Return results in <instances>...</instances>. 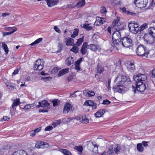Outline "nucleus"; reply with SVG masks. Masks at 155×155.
I'll return each mask as SVG.
<instances>
[{
  "label": "nucleus",
  "instance_id": "nucleus-1",
  "mask_svg": "<svg viewBox=\"0 0 155 155\" xmlns=\"http://www.w3.org/2000/svg\"><path fill=\"white\" fill-rule=\"evenodd\" d=\"M149 34H145L143 37L144 39L147 43L149 44L153 43L155 38V28H150L149 29Z\"/></svg>",
  "mask_w": 155,
  "mask_h": 155
},
{
  "label": "nucleus",
  "instance_id": "nucleus-2",
  "mask_svg": "<svg viewBox=\"0 0 155 155\" xmlns=\"http://www.w3.org/2000/svg\"><path fill=\"white\" fill-rule=\"evenodd\" d=\"M137 54L139 56L147 58L149 54V50L144 45H139L137 48Z\"/></svg>",
  "mask_w": 155,
  "mask_h": 155
},
{
  "label": "nucleus",
  "instance_id": "nucleus-3",
  "mask_svg": "<svg viewBox=\"0 0 155 155\" xmlns=\"http://www.w3.org/2000/svg\"><path fill=\"white\" fill-rule=\"evenodd\" d=\"M130 31L133 34H137L139 32V25L137 23H134L131 21L128 25Z\"/></svg>",
  "mask_w": 155,
  "mask_h": 155
},
{
  "label": "nucleus",
  "instance_id": "nucleus-4",
  "mask_svg": "<svg viewBox=\"0 0 155 155\" xmlns=\"http://www.w3.org/2000/svg\"><path fill=\"white\" fill-rule=\"evenodd\" d=\"M132 40L127 37H125L120 39L121 46L128 48L131 46L132 45Z\"/></svg>",
  "mask_w": 155,
  "mask_h": 155
},
{
  "label": "nucleus",
  "instance_id": "nucleus-5",
  "mask_svg": "<svg viewBox=\"0 0 155 155\" xmlns=\"http://www.w3.org/2000/svg\"><path fill=\"white\" fill-rule=\"evenodd\" d=\"M136 84V88L133 86H132V87L133 89V91L135 92L136 91V89L140 92H144L146 89L145 85V84H143V83L141 82H139V83L135 82Z\"/></svg>",
  "mask_w": 155,
  "mask_h": 155
},
{
  "label": "nucleus",
  "instance_id": "nucleus-6",
  "mask_svg": "<svg viewBox=\"0 0 155 155\" xmlns=\"http://www.w3.org/2000/svg\"><path fill=\"white\" fill-rule=\"evenodd\" d=\"M127 80L126 77L122 74L118 75L115 78L114 83L115 84H123Z\"/></svg>",
  "mask_w": 155,
  "mask_h": 155
},
{
  "label": "nucleus",
  "instance_id": "nucleus-7",
  "mask_svg": "<svg viewBox=\"0 0 155 155\" xmlns=\"http://www.w3.org/2000/svg\"><path fill=\"white\" fill-rule=\"evenodd\" d=\"M44 63L43 60L41 59L37 60L34 63L35 70L38 71L42 70L43 68Z\"/></svg>",
  "mask_w": 155,
  "mask_h": 155
},
{
  "label": "nucleus",
  "instance_id": "nucleus-8",
  "mask_svg": "<svg viewBox=\"0 0 155 155\" xmlns=\"http://www.w3.org/2000/svg\"><path fill=\"white\" fill-rule=\"evenodd\" d=\"M147 76L145 74H138L134 77V79L135 82L139 83L145 81L147 79Z\"/></svg>",
  "mask_w": 155,
  "mask_h": 155
},
{
  "label": "nucleus",
  "instance_id": "nucleus-9",
  "mask_svg": "<svg viewBox=\"0 0 155 155\" xmlns=\"http://www.w3.org/2000/svg\"><path fill=\"white\" fill-rule=\"evenodd\" d=\"M113 87L114 92H119L123 93L125 92V88L123 84H115Z\"/></svg>",
  "mask_w": 155,
  "mask_h": 155
},
{
  "label": "nucleus",
  "instance_id": "nucleus-10",
  "mask_svg": "<svg viewBox=\"0 0 155 155\" xmlns=\"http://www.w3.org/2000/svg\"><path fill=\"white\" fill-rule=\"evenodd\" d=\"M147 3V0H135L134 2V4L136 6L140 8L145 7Z\"/></svg>",
  "mask_w": 155,
  "mask_h": 155
},
{
  "label": "nucleus",
  "instance_id": "nucleus-11",
  "mask_svg": "<svg viewBox=\"0 0 155 155\" xmlns=\"http://www.w3.org/2000/svg\"><path fill=\"white\" fill-rule=\"evenodd\" d=\"M112 40L113 41L111 43V46L114 48V49L118 50L121 47L120 40L119 41V40L115 39H112Z\"/></svg>",
  "mask_w": 155,
  "mask_h": 155
},
{
  "label": "nucleus",
  "instance_id": "nucleus-12",
  "mask_svg": "<svg viewBox=\"0 0 155 155\" xmlns=\"http://www.w3.org/2000/svg\"><path fill=\"white\" fill-rule=\"evenodd\" d=\"M72 106L68 103H66L64 105L63 113L64 114H68L72 110Z\"/></svg>",
  "mask_w": 155,
  "mask_h": 155
},
{
  "label": "nucleus",
  "instance_id": "nucleus-13",
  "mask_svg": "<svg viewBox=\"0 0 155 155\" xmlns=\"http://www.w3.org/2000/svg\"><path fill=\"white\" fill-rule=\"evenodd\" d=\"M107 21V20L106 18L97 17L96 18L94 25L96 26L100 25L105 22H106Z\"/></svg>",
  "mask_w": 155,
  "mask_h": 155
},
{
  "label": "nucleus",
  "instance_id": "nucleus-14",
  "mask_svg": "<svg viewBox=\"0 0 155 155\" xmlns=\"http://www.w3.org/2000/svg\"><path fill=\"white\" fill-rule=\"evenodd\" d=\"M84 105L91 106L92 108L94 109H96L97 107V105L96 103L90 100L86 101L84 103Z\"/></svg>",
  "mask_w": 155,
  "mask_h": 155
},
{
  "label": "nucleus",
  "instance_id": "nucleus-15",
  "mask_svg": "<svg viewBox=\"0 0 155 155\" xmlns=\"http://www.w3.org/2000/svg\"><path fill=\"white\" fill-rule=\"evenodd\" d=\"M127 68L128 71L131 72H134L135 70L134 62L132 61L129 62L127 63Z\"/></svg>",
  "mask_w": 155,
  "mask_h": 155
},
{
  "label": "nucleus",
  "instance_id": "nucleus-16",
  "mask_svg": "<svg viewBox=\"0 0 155 155\" xmlns=\"http://www.w3.org/2000/svg\"><path fill=\"white\" fill-rule=\"evenodd\" d=\"M87 43L86 42L84 43L80 51L83 55H84L87 53V48L88 47Z\"/></svg>",
  "mask_w": 155,
  "mask_h": 155
},
{
  "label": "nucleus",
  "instance_id": "nucleus-17",
  "mask_svg": "<svg viewBox=\"0 0 155 155\" xmlns=\"http://www.w3.org/2000/svg\"><path fill=\"white\" fill-rule=\"evenodd\" d=\"M121 38V35L120 31L116 30L113 34L112 39L119 40Z\"/></svg>",
  "mask_w": 155,
  "mask_h": 155
},
{
  "label": "nucleus",
  "instance_id": "nucleus-18",
  "mask_svg": "<svg viewBox=\"0 0 155 155\" xmlns=\"http://www.w3.org/2000/svg\"><path fill=\"white\" fill-rule=\"evenodd\" d=\"M114 27L116 30L120 31L124 29L125 28V26L123 23L120 22L118 25H116Z\"/></svg>",
  "mask_w": 155,
  "mask_h": 155
},
{
  "label": "nucleus",
  "instance_id": "nucleus-19",
  "mask_svg": "<svg viewBox=\"0 0 155 155\" xmlns=\"http://www.w3.org/2000/svg\"><path fill=\"white\" fill-rule=\"evenodd\" d=\"M84 95L87 97L94 96L95 95V93L92 91H89V90H84L83 91Z\"/></svg>",
  "mask_w": 155,
  "mask_h": 155
},
{
  "label": "nucleus",
  "instance_id": "nucleus-20",
  "mask_svg": "<svg viewBox=\"0 0 155 155\" xmlns=\"http://www.w3.org/2000/svg\"><path fill=\"white\" fill-rule=\"evenodd\" d=\"M88 46L87 48L93 51H96L99 48V46L98 45L93 44H90Z\"/></svg>",
  "mask_w": 155,
  "mask_h": 155
},
{
  "label": "nucleus",
  "instance_id": "nucleus-21",
  "mask_svg": "<svg viewBox=\"0 0 155 155\" xmlns=\"http://www.w3.org/2000/svg\"><path fill=\"white\" fill-rule=\"evenodd\" d=\"M12 155H28V154L25 150H19L15 152Z\"/></svg>",
  "mask_w": 155,
  "mask_h": 155
},
{
  "label": "nucleus",
  "instance_id": "nucleus-22",
  "mask_svg": "<svg viewBox=\"0 0 155 155\" xmlns=\"http://www.w3.org/2000/svg\"><path fill=\"white\" fill-rule=\"evenodd\" d=\"M105 112V110L100 109L98 110L94 114L97 117H101Z\"/></svg>",
  "mask_w": 155,
  "mask_h": 155
},
{
  "label": "nucleus",
  "instance_id": "nucleus-23",
  "mask_svg": "<svg viewBox=\"0 0 155 155\" xmlns=\"http://www.w3.org/2000/svg\"><path fill=\"white\" fill-rule=\"evenodd\" d=\"M49 7H52L56 5L57 2L56 0H45Z\"/></svg>",
  "mask_w": 155,
  "mask_h": 155
},
{
  "label": "nucleus",
  "instance_id": "nucleus-24",
  "mask_svg": "<svg viewBox=\"0 0 155 155\" xmlns=\"http://www.w3.org/2000/svg\"><path fill=\"white\" fill-rule=\"evenodd\" d=\"M65 43L66 45L72 46L74 45V40L70 38H66Z\"/></svg>",
  "mask_w": 155,
  "mask_h": 155
},
{
  "label": "nucleus",
  "instance_id": "nucleus-25",
  "mask_svg": "<svg viewBox=\"0 0 155 155\" xmlns=\"http://www.w3.org/2000/svg\"><path fill=\"white\" fill-rule=\"evenodd\" d=\"M20 103L19 99H17L14 100L13 101L12 106V108L13 109H16V106H18Z\"/></svg>",
  "mask_w": 155,
  "mask_h": 155
},
{
  "label": "nucleus",
  "instance_id": "nucleus-26",
  "mask_svg": "<svg viewBox=\"0 0 155 155\" xmlns=\"http://www.w3.org/2000/svg\"><path fill=\"white\" fill-rule=\"evenodd\" d=\"M68 68H67L62 69L59 72L58 74V76L60 77L67 73L68 72Z\"/></svg>",
  "mask_w": 155,
  "mask_h": 155
},
{
  "label": "nucleus",
  "instance_id": "nucleus-27",
  "mask_svg": "<svg viewBox=\"0 0 155 155\" xmlns=\"http://www.w3.org/2000/svg\"><path fill=\"white\" fill-rule=\"evenodd\" d=\"M66 64L68 65H70L73 64L74 62L73 58L72 57H68L66 60Z\"/></svg>",
  "mask_w": 155,
  "mask_h": 155
},
{
  "label": "nucleus",
  "instance_id": "nucleus-28",
  "mask_svg": "<svg viewBox=\"0 0 155 155\" xmlns=\"http://www.w3.org/2000/svg\"><path fill=\"white\" fill-rule=\"evenodd\" d=\"M85 4V1L84 0H82L77 3L76 6L80 8L84 6Z\"/></svg>",
  "mask_w": 155,
  "mask_h": 155
},
{
  "label": "nucleus",
  "instance_id": "nucleus-29",
  "mask_svg": "<svg viewBox=\"0 0 155 155\" xmlns=\"http://www.w3.org/2000/svg\"><path fill=\"white\" fill-rule=\"evenodd\" d=\"M2 48L4 50L6 54H7L8 52V49L6 44L5 42H2Z\"/></svg>",
  "mask_w": 155,
  "mask_h": 155
},
{
  "label": "nucleus",
  "instance_id": "nucleus-30",
  "mask_svg": "<svg viewBox=\"0 0 155 155\" xmlns=\"http://www.w3.org/2000/svg\"><path fill=\"white\" fill-rule=\"evenodd\" d=\"M78 32L79 29L78 28L74 29L73 34L71 35V37L73 38H74L78 35Z\"/></svg>",
  "mask_w": 155,
  "mask_h": 155
},
{
  "label": "nucleus",
  "instance_id": "nucleus-31",
  "mask_svg": "<svg viewBox=\"0 0 155 155\" xmlns=\"http://www.w3.org/2000/svg\"><path fill=\"white\" fill-rule=\"evenodd\" d=\"M41 107H48L49 106L50 104L46 100L43 101L41 102Z\"/></svg>",
  "mask_w": 155,
  "mask_h": 155
},
{
  "label": "nucleus",
  "instance_id": "nucleus-32",
  "mask_svg": "<svg viewBox=\"0 0 155 155\" xmlns=\"http://www.w3.org/2000/svg\"><path fill=\"white\" fill-rule=\"evenodd\" d=\"M89 121V120L85 116H82V117L81 120V123L86 124L88 123Z\"/></svg>",
  "mask_w": 155,
  "mask_h": 155
},
{
  "label": "nucleus",
  "instance_id": "nucleus-33",
  "mask_svg": "<svg viewBox=\"0 0 155 155\" xmlns=\"http://www.w3.org/2000/svg\"><path fill=\"white\" fill-rule=\"evenodd\" d=\"M42 141H38L36 142L35 147L38 148H42Z\"/></svg>",
  "mask_w": 155,
  "mask_h": 155
},
{
  "label": "nucleus",
  "instance_id": "nucleus-34",
  "mask_svg": "<svg viewBox=\"0 0 155 155\" xmlns=\"http://www.w3.org/2000/svg\"><path fill=\"white\" fill-rule=\"evenodd\" d=\"M84 37H82L78 39L77 42H76V44L78 46H80L84 41Z\"/></svg>",
  "mask_w": 155,
  "mask_h": 155
},
{
  "label": "nucleus",
  "instance_id": "nucleus-35",
  "mask_svg": "<svg viewBox=\"0 0 155 155\" xmlns=\"http://www.w3.org/2000/svg\"><path fill=\"white\" fill-rule=\"evenodd\" d=\"M42 39H43L42 38H39L35 41L34 42L31 44L30 45L31 46H32L34 45L38 44L42 40Z\"/></svg>",
  "mask_w": 155,
  "mask_h": 155
},
{
  "label": "nucleus",
  "instance_id": "nucleus-36",
  "mask_svg": "<svg viewBox=\"0 0 155 155\" xmlns=\"http://www.w3.org/2000/svg\"><path fill=\"white\" fill-rule=\"evenodd\" d=\"M70 51L74 53H77L79 51V48L75 46H74Z\"/></svg>",
  "mask_w": 155,
  "mask_h": 155
},
{
  "label": "nucleus",
  "instance_id": "nucleus-37",
  "mask_svg": "<svg viewBox=\"0 0 155 155\" xmlns=\"http://www.w3.org/2000/svg\"><path fill=\"white\" fill-rule=\"evenodd\" d=\"M121 4V1L120 0H113L112 3V5L115 6L120 5Z\"/></svg>",
  "mask_w": 155,
  "mask_h": 155
},
{
  "label": "nucleus",
  "instance_id": "nucleus-38",
  "mask_svg": "<svg viewBox=\"0 0 155 155\" xmlns=\"http://www.w3.org/2000/svg\"><path fill=\"white\" fill-rule=\"evenodd\" d=\"M137 150L140 152H142L143 150V148L142 143H138L137 145Z\"/></svg>",
  "mask_w": 155,
  "mask_h": 155
},
{
  "label": "nucleus",
  "instance_id": "nucleus-39",
  "mask_svg": "<svg viewBox=\"0 0 155 155\" xmlns=\"http://www.w3.org/2000/svg\"><path fill=\"white\" fill-rule=\"evenodd\" d=\"M4 29L5 30L9 31L10 32H12L15 29V31L17 30V28H16L13 27H5Z\"/></svg>",
  "mask_w": 155,
  "mask_h": 155
},
{
  "label": "nucleus",
  "instance_id": "nucleus-40",
  "mask_svg": "<svg viewBox=\"0 0 155 155\" xmlns=\"http://www.w3.org/2000/svg\"><path fill=\"white\" fill-rule=\"evenodd\" d=\"M104 71V68L103 67L98 65L97 67V72L99 74L102 73Z\"/></svg>",
  "mask_w": 155,
  "mask_h": 155
},
{
  "label": "nucleus",
  "instance_id": "nucleus-41",
  "mask_svg": "<svg viewBox=\"0 0 155 155\" xmlns=\"http://www.w3.org/2000/svg\"><path fill=\"white\" fill-rule=\"evenodd\" d=\"M140 27V29L139 28V32H140L147 28V24H143Z\"/></svg>",
  "mask_w": 155,
  "mask_h": 155
},
{
  "label": "nucleus",
  "instance_id": "nucleus-42",
  "mask_svg": "<svg viewBox=\"0 0 155 155\" xmlns=\"http://www.w3.org/2000/svg\"><path fill=\"white\" fill-rule=\"evenodd\" d=\"M52 102L54 107L58 106L60 103V101L58 99H55L52 101Z\"/></svg>",
  "mask_w": 155,
  "mask_h": 155
},
{
  "label": "nucleus",
  "instance_id": "nucleus-43",
  "mask_svg": "<svg viewBox=\"0 0 155 155\" xmlns=\"http://www.w3.org/2000/svg\"><path fill=\"white\" fill-rule=\"evenodd\" d=\"M121 149L120 146L119 145H116L114 147V151L115 153L117 154L118 153L120 152V150Z\"/></svg>",
  "mask_w": 155,
  "mask_h": 155
},
{
  "label": "nucleus",
  "instance_id": "nucleus-44",
  "mask_svg": "<svg viewBox=\"0 0 155 155\" xmlns=\"http://www.w3.org/2000/svg\"><path fill=\"white\" fill-rule=\"evenodd\" d=\"M120 19V18L119 17H117V18H115V19L114 20L113 22L114 27L116 25H118V24H119L120 23L119 22Z\"/></svg>",
  "mask_w": 155,
  "mask_h": 155
},
{
  "label": "nucleus",
  "instance_id": "nucleus-45",
  "mask_svg": "<svg viewBox=\"0 0 155 155\" xmlns=\"http://www.w3.org/2000/svg\"><path fill=\"white\" fill-rule=\"evenodd\" d=\"M90 25L88 24H84L83 25V28L87 30H91L92 29V27L90 26Z\"/></svg>",
  "mask_w": 155,
  "mask_h": 155
},
{
  "label": "nucleus",
  "instance_id": "nucleus-46",
  "mask_svg": "<svg viewBox=\"0 0 155 155\" xmlns=\"http://www.w3.org/2000/svg\"><path fill=\"white\" fill-rule=\"evenodd\" d=\"M62 152L64 155H71V152L66 149H62Z\"/></svg>",
  "mask_w": 155,
  "mask_h": 155
},
{
  "label": "nucleus",
  "instance_id": "nucleus-47",
  "mask_svg": "<svg viewBox=\"0 0 155 155\" xmlns=\"http://www.w3.org/2000/svg\"><path fill=\"white\" fill-rule=\"evenodd\" d=\"M113 146L111 145L109 147L107 153L110 154H111L113 153Z\"/></svg>",
  "mask_w": 155,
  "mask_h": 155
},
{
  "label": "nucleus",
  "instance_id": "nucleus-48",
  "mask_svg": "<svg viewBox=\"0 0 155 155\" xmlns=\"http://www.w3.org/2000/svg\"><path fill=\"white\" fill-rule=\"evenodd\" d=\"M74 149L80 152H82L83 151V147L82 146H75Z\"/></svg>",
  "mask_w": 155,
  "mask_h": 155
},
{
  "label": "nucleus",
  "instance_id": "nucleus-49",
  "mask_svg": "<svg viewBox=\"0 0 155 155\" xmlns=\"http://www.w3.org/2000/svg\"><path fill=\"white\" fill-rule=\"evenodd\" d=\"M15 31V29L14 30V31H13L12 32H3L2 33L4 37L5 36L9 35L12 34Z\"/></svg>",
  "mask_w": 155,
  "mask_h": 155
},
{
  "label": "nucleus",
  "instance_id": "nucleus-50",
  "mask_svg": "<svg viewBox=\"0 0 155 155\" xmlns=\"http://www.w3.org/2000/svg\"><path fill=\"white\" fill-rule=\"evenodd\" d=\"M100 12L101 13H106L107 12V11L105 7L104 6H102L101 7Z\"/></svg>",
  "mask_w": 155,
  "mask_h": 155
},
{
  "label": "nucleus",
  "instance_id": "nucleus-51",
  "mask_svg": "<svg viewBox=\"0 0 155 155\" xmlns=\"http://www.w3.org/2000/svg\"><path fill=\"white\" fill-rule=\"evenodd\" d=\"M49 146L48 144L46 142L42 141V148H47Z\"/></svg>",
  "mask_w": 155,
  "mask_h": 155
},
{
  "label": "nucleus",
  "instance_id": "nucleus-52",
  "mask_svg": "<svg viewBox=\"0 0 155 155\" xmlns=\"http://www.w3.org/2000/svg\"><path fill=\"white\" fill-rule=\"evenodd\" d=\"M53 129V127L52 126H48L45 128V131H49L52 130Z\"/></svg>",
  "mask_w": 155,
  "mask_h": 155
},
{
  "label": "nucleus",
  "instance_id": "nucleus-53",
  "mask_svg": "<svg viewBox=\"0 0 155 155\" xmlns=\"http://www.w3.org/2000/svg\"><path fill=\"white\" fill-rule=\"evenodd\" d=\"M111 102L108 100H104L103 101L102 104L104 105H108L110 104Z\"/></svg>",
  "mask_w": 155,
  "mask_h": 155
},
{
  "label": "nucleus",
  "instance_id": "nucleus-54",
  "mask_svg": "<svg viewBox=\"0 0 155 155\" xmlns=\"http://www.w3.org/2000/svg\"><path fill=\"white\" fill-rule=\"evenodd\" d=\"M61 120H58L57 122H53L52 125L54 127H56L58 124L60 123Z\"/></svg>",
  "mask_w": 155,
  "mask_h": 155
},
{
  "label": "nucleus",
  "instance_id": "nucleus-55",
  "mask_svg": "<svg viewBox=\"0 0 155 155\" xmlns=\"http://www.w3.org/2000/svg\"><path fill=\"white\" fill-rule=\"evenodd\" d=\"M120 9L124 13H126L127 14H128L129 11L127 10L126 9V8L125 7L123 8H120Z\"/></svg>",
  "mask_w": 155,
  "mask_h": 155
},
{
  "label": "nucleus",
  "instance_id": "nucleus-56",
  "mask_svg": "<svg viewBox=\"0 0 155 155\" xmlns=\"http://www.w3.org/2000/svg\"><path fill=\"white\" fill-rule=\"evenodd\" d=\"M41 79L42 80L46 82L49 80V79H51V78L50 77H42Z\"/></svg>",
  "mask_w": 155,
  "mask_h": 155
},
{
  "label": "nucleus",
  "instance_id": "nucleus-57",
  "mask_svg": "<svg viewBox=\"0 0 155 155\" xmlns=\"http://www.w3.org/2000/svg\"><path fill=\"white\" fill-rule=\"evenodd\" d=\"M54 28L55 31L57 32L59 34L61 33V31L60 30L59 28H58L57 26H54Z\"/></svg>",
  "mask_w": 155,
  "mask_h": 155
},
{
  "label": "nucleus",
  "instance_id": "nucleus-58",
  "mask_svg": "<svg viewBox=\"0 0 155 155\" xmlns=\"http://www.w3.org/2000/svg\"><path fill=\"white\" fill-rule=\"evenodd\" d=\"M92 152L94 153H98V147H95L93 149Z\"/></svg>",
  "mask_w": 155,
  "mask_h": 155
},
{
  "label": "nucleus",
  "instance_id": "nucleus-59",
  "mask_svg": "<svg viewBox=\"0 0 155 155\" xmlns=\"http://www.w3.org/2000/svg\"><path fill=\"white\" fill-rule=\"evenodd\" d=\"M31 106L30 104H27L24 106L23 108L26 110H28L30 109L31 107Z\"/></svg>",
  "mask_w": 155,
  "mask_h": 155
},
{
  "label": "nucleus",
  "instance_id": "nucleus-60",
  "mask_svg": "<svg viewBox=\"0 0 155 155\" xmlns=\"http://www.w3.org/2000/svg\"><path fill=\"white\" fill-rule=\"evenodd\" d=\"M36 134L34 130H32L30 132V135L31 136L33 137Z\"/></svg>",
  "mask_w": 155,
  "mask_h": 155
},
{
  "label": "nucleus",
  "instance_id": "nucleus-61",
  "mask_svg": "<svg viewBox=\"0 0 155 155\" xmlns=\"http://www.w3.org/2000/svg\"><path fill=\"white\" fill-rule=\"evenodd\" d=\"M73 78V76L72 75H70L68 77L67 80L69 82L72 80Z\"/></svg>",
  "mask_w": 155,
  "mask_h": 155
},
{
  "label": "nucleus",
  "instance_id": "nucleus-62",
  "mask_svg": "<svg viewBox=\"0 0 155 155\" xmlns=\"http://www.w3.org/2000/svg\"><path fill=\"white\" fill-rule=\"evenodd\" d=\"M18 71L19 70L18 68L16 69L15 70H14V72L12 73V74L15 75L17 74L18 73Z\"/></svg>",
  "mask_w": 155,
  "mask_h": 155
},
{
  "label": "nucleus",
  "instance_id": "nucleus-63",
  "mask_svg": "<svg viewBox=\"0 0 155 155\" xmlns=\"http://www.w3.org/2000/svg\"><path fill=\"white\" fill-rule=\"evenodd\" d=\"M142 143L143 144V145L145 147H146L148 146V145L147 144L148 143L147 142L145 141H142Z\"/></svg>",
  "mask_w": 155,
  "mask_h": 155
},
{
  "label": "nucleus",
  "instance_id": "nucleus-64",
  "mask_svg": "<svg viewBox=\"0 0 155 155\" xmlns=\"http://www.w3.org/2000/svg\"><path fill=\"white\" fill-rule=\"evenodd\" d=\"M151 73L152 76L153 77H155V68L152 70Z\"/></svg>",
  "mask_w": 155,
  "mask_h": 155
}]
</instances>
